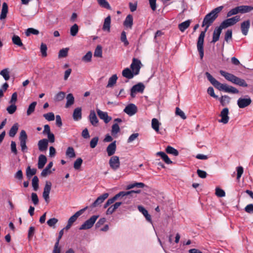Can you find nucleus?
Returning a JSON list of instances; mask_svg holds the SVG:
<instances>
[{"instance_id":"obj_1","label":"nucleus","mask_w":253,"mask_h":253,"mask_svg":"<svg viewBox=\"0 0 253 253\" xmlns=\"http://www.w3.org/2000/svg\"><path fill=\"white\" fill-rule=\"evenodd\" d=\"M223 8V6H220L213 9L211 12L207 14L204 18L202 26L206 27V28L205 30L200 33L197 44V49L199 52L201 59H203L204 54L203 44L206 33L209 27L217 17L218 14L222 10Z\"/></svg>"},{"instance_id":"obj_2","label":"nucleus","mask_w":253,"mask_h":253,"mask_svg":"<svg viewBox=\"0 0 253 253\" xmlns=\"http://www.w3.org/2000/svg\"><path fill=\"white\" fill-rule=\"evenodd\" d=\"M205 75L211 84L218 90L233 94L239 93V90L237 88L233 86L228 85L226 84L220 83L214 79L209 72H206Z\"/></svg>"},{"instance_id":"obj_3","label":"nucleus","mask_w":253,"mask_h":253,"mask_svg":"<svg viewBox=\"0 0 253 253\" xmlns=\"http://www.w3.org/2000/svg\"><path fill=\"white\" fill-rule=\"evenodd\" d=\"M219 73L222 76L225 78L226 80L235 84L243 87L248 86V84L243 79L239 78L232 74L226 72L223 70H220Z\"/></svg>"},{"instance_id":"obj_4","label":"nucleus","mask_w":253,"mask_h":253,"mask_svg":"<svg viewBox=\"0 0 253 253\" xmlns=\"http://www.w3.org/2000/svg\"><path fill=\"white\" fill-rule=\"evenodd\" d=\"M140 192V190H131L129 191H121L116 194L113 198L109 199L107 200L106 203L105 204L104 206V208H107L109 205L113 204L116 200L118 199L119 198H123L125 196H128L130 197H132L133 194H135L137 193H139Z\"/></svg>"},{"instance_id":"obj_5","label":"nucleus","mask_w":253,"mask_h":253,"mask_svg":"<svg viewBox=\"0 0 253 253\" xmlns=\"http://www.w3.org/2000/svg\"><path fill=\"white\" fill-rule=\"evenodd\" d=\"M240 20V17L238 15L235 16L233 17L227 19L220 24V26L223 29H225L228 27L235 25L236 23Z\"/></svg>"},{"instance_id":"obj_6","label":"nucleus","mask_w":253,"mask_h":253,"mask_svg":"<svg viewBox=\"0 0 253 253\" xmlns=\"http://www.w3.org/2000/svg\"><path fill=\"white\" fill-rule=\"evenodd\" d=\"M20 145L21 148V151L23 152H26L28 149L26 145L27 140V135L24 130H22L20 133L19 135Z\"/></svg>"},{"instance_id":"obj_7","label":"nucleus","mask_w":253,"mask_h":253,"mask_svg":"<svg viewBox=\"0 0 253 253\" xmlns=\"http://www.w3.org/2000/svg\"><path fill=\"white\" fill-rule=\"evenodd\" d=\"M98 215H93L88 219L86 220L79 228L80 230H86L91 228L97 219L98 218Z\"/></svg>"},{"instance_id":"obj_8","label":"nucleus","mask_w":253,"mask_h":253,"mask_svg":"<svg viewBox=\"0 0 253 253\" xmlns=\"http://www.w3.org/2000/svg\"><path fill=\"white\" fill-rule=\"evenodd\" d=\"M145 86L141 83H139L133 85L130 89V95L131 97H135L137 93H142L144 90Z\"/></svg>"},{"instance_id":"obj_9","label":"nucleus","mask_w":253,"mask_h":253,"mask_svg":"<svg viewBox=\"0 0 253 253\" xmlns=\"http://www.w3.org/2000/svg\"><path fill=\"white\" fill-rule=\"evenodd\" d=\"M110 168L114 170H117L120 166L119 157L117 156H113L109 161Z\"/></svg>"},{"instance_id":"obj_10","label":"nucleus","mask_w":253,"mask_h":253,"mask_svg":"<svg viewBox=\"0 0 253 253\" xmlns=\"http://www.w3.org/2000/svg\"><path fill=\"white\" fill-rule=\"evenodd\" d=\"M252 103V99L249 96L245 98L240 97L237 100V105L240 108H244L249 106Z\"/></svg>"},{"instance_id":"obj_11","label":"nucleus","mask_w":253,"mask_h":253,"mask_svg":"<svg viewBox=\"0 0 253 253\" xmlns=\"http://www.w3.org/2000/svg\"><path fill=\"white\" fill-rule=\"evenodd\" d=\"M51 183L50 181H46L44 187L42 197L47 203H48L49 201V193L51 190Z\"/></svg>"},{"instance_id":"obj_12","label":"nucleus","mask_w":253,"mask_h":253,"mask_svg":"<svg viewBox=\"0 0 253 253\" xmlns=\"http://www.w3.org/2000/svg\"><path fill=\"white\" fill-rule=\"evenodd\" d=\"M140 64L141 62L140 60L136 58H133L132 60V62L130 65L131 70L136 75H138L139 73Z\"/></svg>"},{"instance_id":"obj_13","label":"nucleus","mask_w":253,"mask_h":253,"mask_svg":"<svg viewBox=\"0 0 253 253\" xmlns=\"http://www.w3.org/2000/svg\"><path fill=\"white\" fill-rule=\"evenodd\" d=\"M124 111L128 115L131 116L137 112V108L135 105L131 103L127 105Z\"/></svg>"},{"instance_id":"obj_14","label":"nucleus","mask_w":253,"mask_h":253,"mask_svg":"<svg viewBox=\"0 0 253 253\" xmlns=\"http://www.w3.org/2000/svg\"><path fill=\"white\" fill-rule=\"evenodd\" d=\"M108 196L109 194L107 193L103 194L102 195L100 196L96 199V200L90 206V207L91 208H93L99 206L101 203H102L104 201L108 198Z\"/></svg>"},{"instance_id":"obj_15","label":"nucleus","mask_w":253,"mask_h":253,"mask_svg":"<svg viewBox=\"0 0 253 253\" xmlns=\"http://www.w3.org/2000/svg\"><path fill=\"white\" fill-rule=\"evenodd\" d=\"M228 109L227 108H224L220 113V116L221 117V119L219 120V122L222 123L224 124H226L228 122L229 119L228 116Z\"/></svg>"},{"instance_id":"obj_16","label":"nucleus","mask_w":253,"mask_h":253,"mask_svg":"<svg viewBox=\"0 0 253 253\" xmlns=\"http://www.w3.org/2000/svg\"><path fill=\"white\" fill-rule=\"evenodd\" d=\"M96 112L100 119L103 120L106 124L109 123L112 120V118L108 116L107 112L102 111L99 109H96Z\"/></svg>"},{"instance_id":"obj_17","label":"nucleus","mask_w":253,"mask_h":253,"mask_svg":"<svg viewBox=\"0 0 253 253\" xmlns=\"http://www.w3.org/2000/svg\"><path fill=\"white\" fill-rule=\"evenodd\" d=\"M88 208V207H85L83 209L77 211L73 215L71 216L68 222L73 224V223L77 219V218L82 215L83 212Z\"/></svg>"},{"instance_id":"obj_18","label":"nucleus","mask_w":253,"mask_h":253,"mask_svg":"<svg viewBox=\"0 0 253 253\" xmlns=\"http://www.w3.org/2000/svg\"><path fill=\"white\" fill-rule=\"evenodd\" d=\"M222 29H223V28H222L220 25L215 28L213 33L212 42L215 43L219 40Z\"/></svg>"},{"instance_id":"obj_19","label":"nucleus","mask_w":253,"mask_h":253,"mask_svg":"<svg viewBox=\"0 0 253 253\" xmlns=\"http://www.w3.org/2000/svg\"><path fill=\"white\" fill-rule=\"evenodd\" d=\"M48 145V140L46 139H42L39 141L38 146L39 150L41 152L45 151Z\"/></svg>"},{"instance_id":"obj_20","label":"nucleus","mask_w":253,"mask_h":253,"mask_svg":"<svg viewBox=\"0 0 253 253\" xmlns=\"http://www.w3.org/2000/svg\"><path fill=\"white\" fill-rule=\"evenodd\" d=\"M116 150V141L110 143L106 148V151L109 156H113Z\"/></svg>"},{"instance_id":"obj_21","label":"nucleus","mask_w":253,"mask_h":253,"mask_svg":"<svg viewBox=\"0 0 253 253\" xmlns=\"http://www.w3.org/2000/svg\"><path fill=\"white\" fill-rule=\"evenodd\" d=\"M90 123L91 124L95 126H97V124L98 123V120L97 118L96 114L93 110H91L90 112V114L88 117Z\"/></svg>"},{"instance_id":"obj_22","label":"nucleus","mask_w":253,"mask_h":253,"mask_svg":"<svg viewBox=\"0 0 253 253\" xmlns=\"http://www.w3.org/2000/svg\"><path fill=\"white\" fill-rule=\"evenodd\" d=\"M250 27V20H248L245 21H244L241 23V28L242 33L245 36H246L248 34L249 29Z\"/></svg>"},{"instance_id":"obj_23","label":"nucleus","mask_w":253,"mask_h":253,"mask_svg":"<svg viewBox=\"0 0 253 253\" xmlns=\"http://www.w3.org/2000/svg\"><path fill=\"white\" fill-rule=\"evenodd\" d=\"M135 75H136L128 68H125L122 71V76L129 80L132 79Z\"/></svg>"},{"instance_id":"obj_24","label":"nucleus","mask_w":253,"mask_h":253,"mask_svg":"<svg viewBox=\"0 0 253 253\" xmlns=\"http://www.w3.org/2000/svg\"><path fill=\"white\" fill-rule=\"evenodd\" d=\"M132 25H133V17L131 15L129 14L126 17V18L124 22V26H125L126 28L131 29Z\"/></svg>"},{"instance_id":"obj_25","label":"nucleus","mask_w":253,"mask_h":253,"mask_svg":"<svg viewBox=\"0 0 253 253\" xmlns=\"http://www.w3.org/2000/svg\"><path fill=\"white\" fill-rule=\"evenodd\" d=\"M111 16H108L104 20L102 29L105 31L109 32L110 31Z\"/></svg>"},{"instance_id":"obj_26","label":"nucleus","mask_w":253,"mask_h":253,"mask_svg":"<svg viewBox=\"0 0 253 253\" xmlns=\"http://www.w3.org/2000/svg\"><path fill=\"white\" fill-rule=\"evenodd\" d=\"M47 161L46 157L43 155H40L39 157L38 167L39 169L43 168Z\"/></svg>"},{"instance_id":"obj_27","label":"nucleus","mask_w":253,"mask_h":253,"mask_svg":"<svg viewBox=\"0 0 253 253\" xmlns=\"http://www.w3.org/2000/svg\"><path fill=\"white\" fill-rule=\"evenodd\" d=\"M118 77L116 74L113 75L108 80L106 87L107 88L113 87L117 83Z\"/></svg>"},{"instance_id":"obj_28","label":"nucleus","mask_w":253,"mask_h":253,"mask_svg":"<svg viewBox=\"0 0 253 253\" xmlns=\"http://www.w3.org/2000/svg\"><path fill=\"white\" fill-rule=\"evenodd\" d=\"M138 210L144 215L148 221L150 222H152L151 215L148 213V211L144 207L141 206H138Z\"/></svg>"},{"instance_id":"obj_29","label":"nucleus","mask_w":253,"mask_h":253,"mask_svg":"<svg viewBox=\"0 0 253 253\" xmlns=\"http://www.w3.org/2000/svg\"><path fill=\"white\" fill-rule=\"evenodd\" d=\"M73 117L74 120L78 121L82 118V109L80 107L76 108L73 112Z\"/></svg>"},{"instance_id":"obj_30","label":"nucleus","mask_w":253,"mask_h":253,"mask_svg":"<svg viewBox=\"0 0 253 253\" xmlns=\"http://www.w3.org/2000/svg\"><path fill=\"white\" fill-rule=\"evenodd\" d=\"M239 12L241 13H245L253 10V6L250 5L238 6Z\"/></svg>"},{"instance_id":"obj_31","label":"nucleus","mask_w":253,"mask_h":253,"mask_svg":"<svg viewBox=\"0 0 253 253\" xmlns=\"http://www.w3.org/2000/svg\"><path fill=\"white\" fill-rule=\"evenodd\" d=\"M8 12V6L6 3L3 2L2 5V9L1 14L0 15V19L1 20L4 19L6 18L7 13Z\"/></svg>"},{"instance_id":"obj_32","label":"nucleus","mask_w":253,"mask_h":253,"mask_svg":"<svg viewBox=\"0 0 253 253\" xmlns=\"http://www.w3.org/2000/svg\"><path fill=\"white\" fill-rule=\"evenodd\" d=\"M52 166L53 163L51 162L48 164L46 168L42 170V171L41 172V175L43 177H45L48 174L51 173V171L50 170V169Z\"/></svg>"},{"instance_id":"obj_33","label":"nucleus","mask_w":253,"mask_h":253,"mask_svg":"<svg viewBox=\"0 0 253 253\" xmlns=\"http://www.w3.org/2000/svg\"><path fill=\"white\" fill-rule=\"evenodd\" d=\"M157 156H160L164 162L167 164H170L172 161L169 159L166 154L163 152H158L156 153Z\"/></svg>"},{"instance_id":"obj_34","label":"nucleus","mask_w":253,"mask_h":253,"mask_svg":"<svg viewBox=\"0 0 253 253\" xmlns=\"http://www.w3.org/2000/svg\"><path fill=\"white\" fill-rule=\"evenodd\" d=\"M191 21L190 20H187L178 25V28L179 30L183 32L187 28H188L190 24Z\"/></svg>"},{"instance_id":"obj_35","label":"nucleus","mask_w":253,"mask_h":253,"mask_svg":"<svg viewBox=\"0 0 253 253\" xmlns=\"http://www.w3.org/2000/svg\"><path fill=\"white\" fill-rule=\"evenodd\" d=\"M67 102L65 105L66 108H68L74 103V97L72 93L67 94L66 96Z\"/></svg>"},{"instance_id":"obj_36","label":"nucleus","mask_w":253,"mask_h":253,"mask_svg":"<svg viewBox=\"0 0 253 253\" xmlns=\"http://www.w3.org/2000/svg\"><path fill=\"white\" fill-rule=\"evenodd\" d=\"M160 125H161V123L159 122V121L157 119L153 118L152 120V123H151L152 127L157 132H158L159 131V126Z\"/></svg>"},{"instance_id":"obj_37","label":"nucleus","mask_w":253,"mask_h":253,"mask_svg":"<svg viewBox=\"0 0 253 253\" xmlns=\"http://www.w3.org/2000/svg\"><path fill=\"white\" fill-rule=\"evenodd\" d=\"M10 72L8 68H5L0 72V75L4 78L5 81H8L10 79Z\"/></svg>"},{"instance_id":"obj_38","label":"nucleus","mask_w":253,"mask_h":253,"mask_svg":"<svg viewBox=\"0 0 253 253\" xmlns=\"http://www.w3.org/2000/svg\"><path fill=\"white\" fill-rule=\"evenodd\" d=\"M66 155L70 158H73L76 157L74 149L72 147H69L67 148L66 151Z\"/></svg>"},{"instance_id":"obj_39","label":"nucleus","mask_w":253,"mask_h":253,"mask_svg":"<svg viewBox=\"0 0 253 253\" xmlns=\"http://www.w3.org/2000/svg\"><path fill=\"white\" fill-rule=\"evenodd\" d=\"M166 151L167 153L171 154L174 156H178L179 154L178 151L176 149L170 146H168L166 148Z\"/></svg>"},{"instance_id":"obj_40","label":"nucleus","mask_w":253,"mask_h":253,"mask_svg":"<svg viewBox=\"0 0 253 253\" xmlns=\"http://www.w3.org/2000/svg\"><path fill=\"white\" fill-rule=\"evenodd\" d=\"M18 129V124L17 123L14 124L13 126L11 127L9 135L10 137H14L16 134Z\"/></svg>"},{"instance_id":"obj_41","label":"nucleus","mask_w":253,"mask_h":253,"mask_svg":"<svg viewBox=\"0 0 253 253\" xmlns=\"http://www.w3.org/2000/svg\"><path fill=\"white\" fill-rule=\"evenodd\" d=\"M219 100L222 106H225L230 102V97L227 95H223L220 98Z\"/></svg>"},{"instance_id":"obj_42","label":"nucleus","mask_w":253,"mask_h":253,"mask_svg":"<svg viewBox=\"0 0 253 253\" xmlns=\"http://www.w3.org/2000/svg\"><path fill=\"white\" fill-rule=\"evenodd\" d=\"M12 41L14 44L18 46H22L23 45V43L18 36L14 35L12 38Z\"/></svg>"},{"instance_id":"obj_43","label":"nucleus","mask_w":253,"mask_h":253,"mask_svg":"<svg viewBox=\"0 0 253 253\" xmlns=\"http://www.w3.org/2000/svg\"><path fill=\"white\" fill-rule=\"evenodd\" d=\"M99 5L102 7L108 9H111V7L109 3L106 0H97Z\"/></svg>"},{"instance_id":"obj_44","label":"nucleus","mask_w":253,"mask_h":253,"mask_svg":"<svg viewBox=\"0 0 253 253\" xmlns=\"http://www.w3.org/2000/svg\"><path fill=\"white\" fill-rule=\"evenodd\" d=\"M79 32V26L77 24H74L70 28V34L72 36L75 37Z\"/></svg>"},{"instance_id":"obj_45","label":"nucleus","mask_w":253,"mask_h":253,"mask_svg":"<svg viewBox=\"0 0 253 253\" xmlns=\"http://www.w3.org/2000/svg\"><path fill=\"white\" fill-rule=\"evenodd\" d=\"M36 105H37V102L34 101V102H33L29 106L28 108L27 111V115L28 116H30L31 114H32L34 112Z\"/></svg>"},{"instance_id":"obj_46","label":"nucleus","mask_w":253,"mask_h":253,"mask_svg":"<svg viewBox=\"0 0 253 253\" xmlns=\"http://www.w3.org/2000/svg\"><path fill=\"white\" fill-rule=\"evenodd\" d=\"M37 169H31L30 167H28L26 169V175L30 178L32 176L36 173Z\"/></svg>"},{"instance_id":"obj_47","label":"nucleus","mask_w":253,"mask_h":253,"mask_svg":"<svg viewBox=\"0 0 253 253\" xmlns=\"http://www.w3.org/2000/svg\"><path fill=\"white\" fill-rule=\"evenodd\" d=\"M175 115L179 116L183 120H185L187 118L184 112L178 107L175 109Z\"/></svg>"},{"instance_id":"obj_48","label":"nucleus","mask_w":253,"mask_h":253,"mask_svg":"<svg viewBox=\"0 0 253 253\" xmlns=\"http://www.w3.org/2000/svg\"><path fill=\"white\" fill-rule=\"evenodd\" d=\"M94 56L96 57H101L102 56V47L100 45H97L96 47L94 52Z\"/></svg>"},{"instance_id":"obj_49","label":"nucleus","mask_w":253,"mask_h":253,"mask_svg":"<svg viewBox=\"0 0 253 253\" xmlns=\"http://www.w3.org/2000/svg\"><path fill=\"white\" fill-rule=\"evenodd\" d=\"M32 186L35 191H37L39 188V179L37 176H35L32 181Z\"/></svg>"},{"instance_id":"obj_50","label":"nucleus","mask_w":253,"mask_h":253,"mask_svg":"<svg viewBox=\"0 0 253 253\" xmlns=\"http://www.w3.org/2000/svg\"><path fill=\"white\" fill-rule=\"evenodd\" d=\"M65 96V93L63 91L58 92L54 97V100L56 101H60L62 100Z\"/></svg>"},{"instance_id":"obj_51","label":"nucleus","mask_w":253,"mask_h":253,"mask_svg":"<svg viewBox=\"0 0 253 253\" xmlns=\"http://www.w3.org/2000/svg\"><path fill=\"white\" fill-rule=\"evenodd\" d=\"M83 163V160L81 158H78L74 163V168L76 169H79Z\"/></svg>"},{"instance_id":"obj_52","label":"nucleus","mask_w":253,"mask_h":253,"mask_svg":"<svg viewBox=\"0 0 253 253\" xmlns=\"http://www.w3.org/2000/svg\"><path fill=\"white\" fill-rule=\"evenodd\" d=\"M39 32L38 30L35 29L34 28H30L27 29L25 34L27 36H29L31 34L33 35H38Z\"/></svg>"},{"instance_id":"obj_53","label":"nucleus","mask_w":253,"mask_h":253,"mask_svg":"<svg viewBox=\"0 0 253 253\" xmlns=\"http://www.w3.org/2000/svg\"><path fill=\"white\" fill-rule=\"evenodd\" d=\"M92 55V52L88 51L82 57V60L85 62H90L91 60Z\"/></svg>"},{"instance_id":"obj_54","label":"nucleus","mask_w":253,"mask_h":253,"mask_svg":"<svg viewBox=\"0 0 253 253\" xmlns=\"http://www.w3.org/2000/svg\"><path fill=\"white\" fill-rule=\"evenodd\" d=\"M47 46L45 44L42 43L40 47L42 57H46L47 56Z\"/></svg>"},{"instance_id":"obj_55","label":"nucleus","mask_w":253,"mask_h":253,"mask_svg":"<svg viewBox=\"0 0 253 253\" xmlns=\"http://www.w3.org/2000/svg\"><path fill=\"white\" fill-rule=\"evenodd\" d=\"M121 41L124 43V45L125 46H127L129 44L126 39V33L125 31H123L121 33Z\"/></svg>"},{"instance_id":"obj_56","label":"nucleus","mask_w":253,"mask_h":253,"mask_svg":"<svg viewBox=\"0 0 253 253\" xmlns=\"http://www.w3.org/2000/svg\"><path fill=\"white\" fill-rule=\"evenodd\" d=\"M239 13V12L238 7L237 6V7L231 9L227 12V17H229L232 15H236Z\"/></svg>"},{"instance_id":"obj_57","label":"nucleus","mask_w":253,"mask_h":253,"mask_svg":"<svg viewBox=\"0 0 253 253\" xmlns=\"http://www.w3.org/2000/svg\"><path fill=\"white\" fill-rule=\"evenodd\" d=\"M215 195L218 197H223L225 196L224 191L218 187L215 188Z\"/></svg>"},{"instance_id":"obj_58","label":"nucleus","mask_w":253,"mask_h":253,"mask_svg":"<svg viewBox=\"0 0 253 253\" xmlns=\"http://www.w3.org/2000/svg\"><path fill=\"white\" fill-rule=\"evenodd\" d=\"M68 48H63L61 49L58 54V57L59 58H62V57H65L67 56L68 54Z\"/></svg>"},{"instance_id":"obj_59","label":"nucleus","mask_w":253,"mask_h":253,"mask_svg":"<svg viewBox=\"0 0 253 253\" xmlns=\"http://www.w3.org/2000/svg\"><path fill=\"white\" fill-rule=\"evenodd\" d=\"M44 118L48 121H53L55 119L54 115L53 113L50 112L43 115Z\"/></svg>"},{"instance_id":"obj_60","label":"nucleus","mask_w":253,"mask_h":253,"mask_svg":"<svg viewBox=\"0 0 253 253\" xmlns=\"http://www.w3.org/2000/svg\"><path fill=\"white\" fill-rule=\"evenodd\" d=\"M17 107L15 104H12L11 105L7 107L6 110L10 114H13L16 110Z\"/></svg>"},{"instance_id":"obj_61","label":"nucleus","mask_w":253,"mask_h":253,"mask_svg":"<svg viewBox=\"0 0 253 253\" xmlns=\"http://www.w3.org/2000/svg\"><path fill=\"white\" fill-rule=\"evenodd\" d=\"M120 127L117 123L114 124L112 126L111 132L113 135L116 134L120 131Z\"/></svg>"},{"instance_id":"obj_62","label":"nucleus","mask_w":253,"mask_h":253,"mask_svg":"<svg viewBox=\"0 0 253 253\" xmlns=\"http://www.w3.org/2000/svg\"><path fill=\"white\" fill-rule=\"evenodd\" d=\"M31 200L34 205H37L39 204V198L36 193L31 194Z\"/></svg>"},{"instance_id":"obj_63","label":"nucleus","mask_w":253,"mask_h":253,"mask_svg":"<svg viewBox=\"0 0 253 253\" xmlns=\"http://www.w3.org/2000/svg\"><path fill=\"white\" fill-rule=\"evenodd\" d=\"M98 140L99 138L98 137H94L92 138L90 142V147L91 148H95L98 143Z\"/></svg>"},{"instance_id":"obj_64","label":"nucleus","mask_w":253,"mask_h":253,"mask_svg":"<svg viewBox=\"0 0 253 253\" xmlns=\"http://www.w3.org/2000/svg\"><path fill=\"white\" fill-rule=\"evenodd\" d=\"M58 219L56 218H52L47 221V225L50 227H54V225L57 223Z\"/></svg>"}]
</instances>
